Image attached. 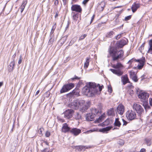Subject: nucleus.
I'll use <instances>...</instances> for the list:
<instances>
[{"label": "nucleus", "mask_w": 152, "mask_h": 152, "mask_svg": "<svg viewBox=\"0 0 152 152\" xmlns=\"http://www.w3.org/2000/svg\"><path fill=\"white\" fill-rule=\"evenodd\" d=\"M121 81L123 84L125 85L127 83H130L129 79L127 75H125L121 77Z\"/></svg>", "instance_id": "6ab92c4d"}, {"label": "nucleus", "mask_w": 152, "mask_h": 152, "mask_svg": "<svg viewBox=\"0 0 152 152\" xmlns=\"http://www.w3.org/2000/svg\"><path fill=\"white\" fill-rule=\"evenodd\" d=\"M74 111L72 109H68L66 110L62 114L64 115V117L66 118L69 119L72 117Z\"/></svg>", "instance_id": "1a4fd4ad"}, {"label": "nucleus", "mask_w": 152, "mask_h": 152, "mask_svg": "<svg viewBox=\"0 0 152 152\" xmlns=\"http://www.w3.org/2000/svg\"><path fill=\"white\" fill-rule=\"evenodd\" d=\"M93 88L94 91H95V90H96V92L95 93V94H96L97 92H98V90H99V91H101L102 89V86H100L99 84L98 85H96V84L94 83H93Z\"/></svg>", "instance_id": "ddd939ff"}, {"label": "nucleus", "mask_w": 152, "mask_h": 152, "mask_svg": "<svg viewBox=\"0 0 152 152\" xmlns=\"http://www.w3.org/2000/svg\"><path fill=\"white\" fill-rule=\"evenodd\" d=\"M132 79L135 82H137L138 81V79L137 78L136 75L135 76L132 77Z\"/></svg>", "instance_id": "4c0bfd02"}, {"label": "nucleus", "mask_w": 152, "mask_h": 152, "mask_svg": "<svg viewBox=\"0 0 152 152\" xmlns=\"http://www.w3.org/2000/svg\"><path fill=\"white\" fill-rule=\"evenodd\" d=\"M104 114H103L101 115L100 116L98 119H96V120L95 121L96 123H99L101 122L102 121V120L103 119L104 117Z\"/></svg>", "instance_id": "393cba45"}, {"label": "nucleus", "mask_w": 152, "mask_h": 152, "mask_svg": "<svg viewBox=\"0 0 152 152\" xmlns=\"http://www.w3.org/2000/svg\"><path fill=\"white\" fill-rule=\"evenodd\" d=\"M73 15V19L74 22H77L78 23L81 20L80 16H79V14L77 13L73 12L72 13Z\"/></svg>", "instance_id": "dca6fc26"}, {"label": "nucleus", "mask_w": 152, "mask_h": 152, "mask_svg": "<svg viewBox=\"0 0 152 152\" xmlns=\"http://www.w3.org/2000/svg\"><path fill=\"white\" fill-rule=\"evenodd\" d=\"M74 86V84L73 83L65 84L63 85L60 90V93H63L67 92L72 88Z\"/></svg>", "instance_id": "423d86ee"}, {"label": "nucleus", "mask_w": 152, "mask_h": 152, "mask_svg": "<svg viewBox=\"0 0 152 152\" xmlns=\"http://www.w3.org/2000/svg\"><path fill=\"white\" fill-rule=\"evenodd\" d=\"M22 56L21 55L20 56V59L18 61V64H20L22 62Z\"/></svg>", "instance_id": "c03bdc74"}, {"label": "nucleus", "mask_w": 152, "mask_h": 152, "mask_svg": "<svg viewBox=\"0 0 152 152\" xmlns=\"http://www.w3.org/2000/svg\"><path fill=\"white\" fill-rule=\"evenodd\" d=\"M140 5L138 3L135 2L134 3L131 7L132 11L133 12H134L140 7Z\"/></svg>", "instance_id": "a211bd4d"}, {"label": "nucleus", "mask_w": 152, "mask_h": 152, "mask_svg": "<svg viewBox=\"0 0 152 152\" xmlns=\"http://www.w3.org/2000/svg\"><path fill=\"white\" fill-rule=\"evenodd\" d=\"M91 113L93 114H94L95 116L96 115L99 113L98 110L96 109V108H93L92 109Z\"/></svg>", "instance_id": "a878e982"}, {"label": "nucleus", "mask_w": 152, "mask_h": 152, "mask_svg": "<svg viewBox=\"0 0 152 152\" xmlns=\"http://www.w3.org/2000/svg\"><path fill=\"white\" fill-rule=\"evenodd\" d=\"M77 92H76V91L75 90H73L72 92H71L69 93L68 94H67V95L68 96H69L70 97H72L73 95H77L78 94Z\"/></svg>", "instance_id": "c756f323"}, {"label": "nucleus", "mask_w": 152, "mask_h": 152, "mask_svg": "<svg viewBox=\"0 0 152 152\" xmlns=\"http://www.w3.org/2000/svg\"><path fill=\"white\" fill-rule=\"evenodd\" d=\"M53 42V40L51 38L49 39L48 43L49 45L51 44Z\"/></svg>", "instance_id": "603ef678"}, {"label": "nucleus", "mask_w": 152, "mask_h": 152, "mask_svg": "<svg viewBox=\"0 0 152 152\" xmlns=\"http://www.w3.org/2000/svg\"><path fill=\"white\" fill-rule=\"evenodd\" d=\"M56 6L58 4V0H56L54 2Z\"/></svg>", "instance_id": "bf43d9fd"}, {"label": "nucleus", "mask_w": 152, "mask_h": 152, "mask_svg": "<svg viewBox=\"0 0 152 152\" xmlns=\"http://www.w3.org/2000/svg\"><path fill=\"white\" fill-rule=\"evenodd\" d=\"M71 129L68 126V125L66 123L63 124L61 129L62 132L66 133L69 132H70Z\"/></svg>", "instance_id": "2eb2a0df"}, {"label": "nucleus", "mask_w": 152, "mask_h": 152, "mask_svg": "<svg viewBox=\"0 0 152 152\" xmlns=\"http://www.w3.org/2000/svg\"><path fill=\"white\" fill-rule=\"evenodd\" d=\"M128 42V41L127 39H122L118 42L117 43V46L120 48H122L124 45L127 44Z\"/></svg>", "instance_id": "9b49d317"}, {"label": "nucleus", "mask_w": 152, "mask_h": 152, "mask_svg": "<svg viewBox=\"0 0 152 152\" xmlns=\"http://www.w3.org/2000/svg\"><path fill=\"white\" fill-rule=\"evenodd\" d=\"M92 82H89L83 88L82 92L83 94L88 97H92L95 95L96 90L94 91Z\"/></svg>", "instance_id": "7ed1b4c3"}, {"label": "nucleus", "mask_w": 152, "mask_h": 152, "mask_svg": "<svg viewBox=\"0 0 152 152\" xmlns=\"http://www.w3.org/2000/svg\"><path fill=\"white\" fill-rule=\"evenodd\" d=\"M144 143L145 144L147 145V146H150L152 143L151 138V137H147L145 138L144 140Z\"/></svg>", "instance_id": "aec40b11"}, {"label": "nucleus", "mask_w": 152, "mask_h": 152, "mask_svg": "<svg viewBox=\"0 0 152 152\" xmlns=\"http://www.w3.org/2000/svg\"><path fill=\"white\" fill-rule=\"evenodd\" d=\"M127 87L129 88H131L132 87H133V86L132 85V83H130V84H129V85H128Z\"/></svg>", "instance_id": "6e6d98bb"}, {"label": "nucleus", "mask_w": 152, "mask_h": 152, "mask_svg": "<svg viewBox=\"0 0 152 152\" xmlns=\"http://www.w3.org/2000/svg\"><path fill=\"white\" fill-rule=\"evenodd\" d=\"M41 145L42 146L43 145H48V143L46 141H44L41 143Z\"/></svg>", "instance_id": "09e8293b"}, {"label": "nucleus", "mask_w": 152, "mask_h": 152, "mask_svg": "<svg viewBox=\"0 0 152 152\" xmlns=\"http://www.w3.org/2000/svg\"><path fill=\"white\" fill-rule=\"evenodd\" d=\"M94 15L92 17V18H91V23L92 22V21L93 20H94Z\"/></svg>", "instance_id": "0e129e2a"}, {"label": "nucleus", "mask_w": 152, "mask_h": 152, "mask_svg": "<svg viewBox=\"0 0 152 152\" xmlns=\"http://www.w3.org/2000/svg\"><path fill=\"white\" fill-rule=\"evenodd\" d=\"M114 34V32L113 31L107 33L106 34V37L108 38H112L113 34Z\"/></svg>", "instance_id": "c85d7f7f"}, {"label": "nucleus", "mask_w": 152, "mask_h": 152, "mask_svg": "<svg viewBox=\"0 0 152 152\" xmlns=\"http://www.w3.org/2000/svg\"><path fill=\"white\" fill-rule=\"evenodd\" d=\"M44 129L43 128H40L38 132L39 134H41L42 133V132L43 131Z\"/></svg>", "instance_id": "49530a36"}, {"label": "nucleus", "mask_w": 152, "mask_h": 152, "mask_svg": "<svg viewBox=\"0 0 152 152\" xmlns=\"http://www.w3.org/2000/svg\"><path fill=\"white\" fill-rule=\"evenodd\" d=\"M122 120L123 122V125H126L127 124V122L125 121L124 119H122Z\"/></svg>", "instance_id": "864d4df0"}, {"label": "nucleus", "mask_w": 152, "mask_h": 152, "mask_svg": "<svg viewBox=\"0 0 152 152\" xmlns=\"http://www.w3.org/2000/svg\"><path fill=\"white\" fill-rule=\"evenodd\" d=\"M75 148L76 149H79L80 150H82L83 149H85L86 148H88L87 147H86L85 146L82 145L76 146H75Z\"/></svg>", "instance_id": "7c9ffc66"}, {"label": "nucleus", "mask_w": 152, "mask_h": 152, "mask_svg": "<svg viewBox=\"0 0 152 152\" xmlns=\"http://www.w3.org/2000/svg\"><path fill=\"white\" fill-rule=\"evenodd\" d=\"M108 91L109 92L111 93L112 91V88L111 86H108Z\"/></svg>", "instance_id": "5fc2aeb1"}, {"label": "nucleus", "mask_w": 152, "mask_h": 152, "mask_svg": "<svg viewBox=\"0 0 152 152\" xmlns=\"http://www.w3.org/2000/svg\"><path fill=\"white\" fill-rule=\"evenodd\" d=\"M122 34H121L118 35L117 36H115V38L117 39H120L122 36Z\"/></svg>", "instance_id": "37998d69"}, {"label": "nucleus", "mask_w": 152, "mask_h": 152, "mask_svg": "<svg viewBox=\"0 0 152 152\" xmlns=\"http://www.w3.org/2000/svg\"><path fill=\"white\" fill-rule=\"evenodd\" d=\"M19 10H20V12L21 13H22L23 12V11L24 10L23 9L20 8V7Z\"/></svg>", "instance_id": "e2e57ef3"}, {"label": "nucleus", "mask_w": 152, "mask_h": 152, "mask_svg": "<svg viewBox=\"0 0 152 152\" xmlns=\"http://www.w3.org/2000/svg\"><path fill=\"white\" fill-rule=\"evenodd\" d=\"M62 1L63 2L64 5H65L66 3V0H62Z\"/></svg>", "instance_id": "680f3d73"}, {"label": "nucleus", "mask_w": 152, "mask_h": 152, "mask_svg": "<svg viewBox=\"0 0 152 152\" xmlns=\"http://www.w3.org/2000/svg\"><path fill=\"white\" fill-rule=\"evenodd\" d=\"M118 143L121 145H124V142L123 140L119 139L118 141Z\"/></svg>", "instance_id": "72a5a7b5"}, {"label": "nucleus", "mask_w": 152, "mask_h": 152, "mask_svg": "<svg viewBox=\"0 0 152 152\" xmlns=\"http://www.w3.org/2000/svg\"><path fill=\"white\" fill-rule=\"evenodd\" d=\"M95 117L94 114L91 113L87 114L86 115V119L87 121H92L94 120V118Z\"/></svg>", "instance_id": "f3484780"}, {"label": "nucleus", "mask_w": 152, "mask_h": 152, "mask_svg": "<svg viewBox=\"0 0 152 152\" xmlns=\"http://www.w3.org/2000/svg\"><path fill=\"white\" fill-rule=\"evenodd\" d=\"M109 55L107 56V57L109 58L111 56L113 61H117L119 58L123 57L124 55V51L122 50H120L119 51L117 52L116 50L113 47H110L108 50Z\"/></svg>", "instance_id": "f03ea898"}, {"label": "nucleus", "mask_w": 152, "mask_h": 152, "mask_svg": "<svg viewBox=\"0 0 152 152\" xmlns=\"http://www.w3.org/2000/svg\"><path fill=\"white\" fill-rule=\"evenodd\" d=\"M90 57H88L86 58V61L84 64V67L86 69L88 67L90 62Z\"/></svg>", "instance_id": "4be33fe9"}, {"label": "nucleus", "mask_w": 152, "mask_h": 152, "mask_svg": "<svg viewBox=\"0 0 152 152\" xmlns=\"http://www.w3.org/2000/svg\"><path fill=\"white\" fill-rule=\"evenodd\" d=\"M69 106L75 110L79 108L83 111L86 110L88 107L87 104L85 103L84 100L78 99L74 100L72 102L69 104Z\"/></svg>", "instance_id": "f257e3e1"}, {"label": "nucleus", "mask_w": 152, "mask_h": 152, "mask_svg": "<svg viewBox=\"0 0 152 152\" xmlns=\"http://www.w3.org/2000/svg\"><path fill=\"white\" fill-rule=\"evenodd\" d=\"M112 67L115 69H110V70L113 73L117 75L118 76L121 75L123 72L119 69L123 67V65L120 62H118L116 64H113L112 65Z\"/></svg>", "instance_id": "20e7f679"}, {"label": "nucleus", "mask_w": 152, "mask_h": 152, "mask_svg": "<svg viewBox=\"0 0 152 152\" xmlns=\"http://www.w3.org/2000/svg\"><path fill=\"white\" fill-rule=\"evenodd\" d=\"M26 3H23L21 5L20 7V8L24 9V8L26 6Z\"/></svg>", "instance_id": "79ce46f5"}, {"label": "nucleus", "mask_w": 152, "mask_h": 152, "mask_svg": "<svg viewBox=\"0 0 152 152\" xmlns=\"http://www.w3.org/2000/svg\"><path fill=\"white\" fill-rule=\"evenodd\" d=\"M15 66V59H13V61L11 62L9 65V66L11 67V68H10V69L12 70H13Z\"/></svg>", "instance_id": "cd10ccee"}, {"label": "nucleus", "mask_w": 152, "mask_h": 152, "mask_svg": "<svg viewBox=\"0 0 152 152\" xmlns=\"http://www.w3.org/2000/svg\"><path fill=\"white\" fill-rule=\"evenodd\" d=\"M126 116L128 120L132 121L136 119L137 115L134 111L129 110L126 112Z\"/></svg>", "instance_id": "39448f33"}, {"label": "nucleus", "mask_w": 152, "mask_h": 152, "mask_svg": "<svg viewBox=\"0 0 152 152\" xmlns=\"http://www.w3.org/2000/svg\"><path fill=\"white\" fill-rule=\"evenodd\" d=\"M149 96V94L146 92H140L138 95V97L140 99L141 102L146 103V101H148V98Z\"/></svg>", "instance_id": "0eeeda50"}, {"label": "nucleus", "mask_w": 152, "mask_h": 152, "mask_svg": "<svg viewBox=\"0 0 152 152\" xmlns=\"http://www.w3.org/2000/svg\"><path fill=\"white\" fill-rule=\"evenodd\" d=\"M133 108L139 115L142 114L144 111V110L142 107L139 104L136 103L134 104L133 105Z\"/></svg>", "instance_id": "6e6552de"}, {"label": "nucleus", "mask_w": 152, "mask_h": 152, "mask_svg": "<svg viewBox=\"0 0 152 152\" xmlns=\"http://www.w3.org/2000/svg\"><path fill=\"white\" fill-rule=\"evenodd\" d=\"M112 128V127L111 126L99 129V131L100 132H102L103 133H107V132L109 131Z\"/></svg>", "instance_id": "412c9836"}, {"label": "nucleus", "mask_w": 152, "mask_h": 152, "mask_svg": "<svg viewBox=\"0 0 152 152\" xmlns=\"http://www.w3.org/2000/svg\"><path fill=\"white\" fill-rule=\"evenodd\" d=\"M86 34H84L83 35L81 36L79 38V40H81L83 39L86 37Z\"/></svg>", "instance_id": "ea45409f"}, {"label": "nucleus", "mask_w": 152, "mask_h": 152, "mask_svg": "<svg viewBox=\"0 0 152 152\" xmlns=\"http://www.w3.org/2000/svg\"><path fill=\"white\" fill-rule=\"evenodd\" d=\"M42 152H49V149L48 148H46L42 151Z\"/></svg>", "instance_id": "8fccbe9b"}, {"label": "nucleus", "mask_w": 152, "mask_h": 152, "mask_svg": "<svg viewBox=\"0 0 152 152\" xmlns=\"http://www.w3.org/2000/svg\"><path fill=\"white\" fill-rule=\"evenodd\" d=\"M143 105L144 106L145 108L146 109H149L150 108V106L148 105V104H147V101H146V104H145V102H144Z\"/></svg>", "instance_id": "e433bc0d"}, {"label": "nucleus", "mask_w": 152, "mask_h": 152, "mask_svg": "<svg viewBox=\"0 0 152 152\" xmlns=\"http://www.w3.org/2000/svg\"><path fill=\"white\" fill-rule=\"evenodd\" d=\"M71 10L73 11L78 12H81L82 11V9L80 5H74L72 6Z\"/></svg>", "instance_id": "4468645a"}, {"label": "nucleus", "mask_w": 152, "mask_h": 152, "mask_svg": "<svg viewBox=\"0 0 152 152\" xmlns=\"http://www.w3.org/2000/svg\"><path fill=\"white\" fill-rule=\"evenodd\" d=\"M80 78H81L80 77H79L77 76H75L74 77L71 78V79L72 80H75V79L79 80L80 79Z\"/></svg>", "instance_id": "58836bf2"}, {"label": "nucleus", "mask_w": 152, "mask_h": 152, "mask_svg": "<svg viewBox=\"0 0 152 152\" xmlns=\"http://www.w3.org/2000/svg\"><path fill=\"white\" fill-rule=\"evenodd\" d=\"M56 23H55L54 25V26H53L52 27V28L51 31L50 32L51 34H53L54 31L56 28Z\"/></svg>", "instance_id": "c9c22d12"}, {"label": "nucleus", "mask_w": 152, "mask_h": 152, "mask_svg": "<svg viewBox=\"0 0 152 152\" xmlns=\"http://www.w3.org/2000/svg\"><path fill=\"white\" fill-rule=\"evenodd\" d=\"M114 124L115 126L118 127H120V126L121 124L120 122L119 121V118H118L115 119Z\"/></svg>", "instance_id": "bb28decb"}, {"label": "nucleus", "mask_w": 152, "mask_h": 152, "mask_svg": "<svg viewBox=\"0 0 152 152\" xmlns=\"http://www.w3.org/2000/svg\"><path fill=\"white\" fill-rule=\"evenodd\" d=\"M143 65H141L140 64H139L138 65L137 67L139 69H141L143 67Z\"/></svg>", "instance_id": "3c124183"}, {"label": "nucleus", "mask_w": 152, "mask_h": 152, "mask_svg": "<svg viewBox=\"0 0 152 152\" xmlns=\"http://www.w3.org/2000/svg\"><path fill=\"white\" fill-rule=\"evenodd\" d=\"M3 82H0V87H1L3 84Z\"/></svg>", "instance_id": "338daca9"}, {"label": "nucleus", "mask_w": 152, "mask_h": 152, "mask_svg": "<svg viewBox=\"0 0 152 152\" xmlns=\"http://www.w3.org/2000/svg\"><path fill=\"white\" fill-rule=\"evenodd\" d=\"M129 75L130 78H132V77L135 76L136 75L135 72L131 71L129 72Z\"/></svg>", "instance_id": "2f4dec72"}, {"label": "nucleus", "mask_w": 152, "mask_h": 152, "mask_svg": "<svg viewBox=\"0 0 152 152\" xmlns=\"http://www.w3.org/2000/svg\"><path fill=\"white\" fill-rule=\"evenodd\" d=\"M149 45L150 48L148 50V53L152 54V39L149 40Z\"/></svg>", "instance_id": "5701e85b"}, {"label": "nucleus", "mask_w": 152, "mask_h": 152, "mask_svg": "<svg viewBox=\"0 0 152 152\" xmlns=\"http://www.w3.org/2000/svg\"><path fill=\"white\" fill-rule=\"evenodd\" d=\"M107 113L108 115H115L114 109L112 108L108 110L107 111Z\"/></svg>", "instance_id": "b1692460"}, {"label": "nucleus", "mask_w": 152, "mask_h": 152, "mask_svg": "<svg viewBox=\"0 0 152 152\" xmlns=\"http://www.w3.org/2000/svg\"><path fill=\"white\" fill-rule=\"evenodd\" d=\"M89 0H84L83 2V4H86Z\"/></svg>", "instance_id": "4d7b16f0"}, {"label": "nucleus", "mask_w": 152, "mask_h": 152, "mask_svg": "<svg viewBox=\"0 0 152 152\" xmlns=\"http://www.w3.org/2000/svg\"><path fill=\"white\" fill-rule=\"evenodd\" d=\"M75 118L76 119L78 120L81 118V115L78 113H77L75 115Z\"/></svg>", "instance_id": "473e14b6"}, {"label": "nucleus", "mask_w": 152, "mask_h": 152, "mask_svg": "<svg viewBox=\"0 0 152 152\" xmlns=\"http://www.w3.org/2000/svg\"><path fill=\"white\" fill-rule=\"evenodd\" d=\"M76 39L75 38L73 39L69 42V46H71L76 41Z\"/></svg>", "instance_id": "f704fd0d"}, {"label": "nucleus", "mask_w": 152, "mask_h": 152, "mask_svg": "<svg viewBox=\"0 0 152 152\" xmlns=\"http://www.w3.org/2000/svg\"><path fill=\"white\" fill-rule=\"evenodd\" d=\"M117 113L120 115H122L124 111V106L122 104L119 105L117 108Z\"/></svg>", "instance_id": "9d476101"}, {"label": "nucleus", "mask_w": 152, "mask_h": 152, "mask_svg": "<svg viewBox=\"0 0 152 152\" xmlns=\"http://www.w3.org/2000/svg\"><path fill=\"white\" fill-rule=\"evenodd\" d=\"M138 61L139 62L140 64L144 65V61L143 60H138Z\"/></svg>", "instance_id": "a19ab883"}, {"label": "nucleus", "mask_w": 152, "mask_h": 152, "mask_svg": "<svg viewBox=\"0 0 152 152\" xmlns=\"http://www.w3.org/2000/svg\"><path fill=\"white\" fill-rule=\"evenodd\" d=\"M39 90H38V91H37L36 92V95L38 94L39 93Z\"/></svg>", "instance_id": "774afa93"}, {"label": "nucleus", "mask_w": 152, "mask_h": 152, "mask_svg": "<svg viewBox=\"0 0 152 152\" xmlns=\"http://www.w3.org/2000/svg\"><path fill=\"white\" fill-rule=\"evenodd\" d=\"M98 129H94V130H91V132H93L94 131H98Z\"/></svg>", "instance_id": "052dcab7"}, {"label": "nucleus", "mask_w": 152, "mask_h": 152, "mask_svg": "<svg viewBox=\"0 0 152 152\" xmlns=\"http://www.w3.org/2000/svg\"><path fill=\"white\" fill-rule=\"evenodd\" d=\"M70 132L74 136H77L81 133V130L77 128H73L71 129Z\"/></svg>", "instance_id": "f8f14e48"}, {"label": "nucleus", "mask_w": 152, "mask_h": 152, "mask_svg": "<svg viewBox=\"0 0 152 152\" xmlns=\"http://www.w3.org/2000/svg\"><path fill=\"white\" fill-rule=\"evenodd\" d=\"M149 103L150 105L152 106V98L149 99Z\"/></svg>", "instance_id": "13d9d810"}, {"label": "nucleus", "mask_w": 152, "mask_h": 152, "mask_svg": "<svg viewBox=\"0 0 152 152\" xmlns=\"http://www.w3.org/2000/svg\"><path fill=\"white\" fill-rule=\"evenodd\" d=\"M58 13H56L55 16V18H56L58 16Z\"/></svg>", "instance_id": "69168bd1"}, {"label": "nucleus", "mask_w": 152, "mask_h": 152, "mask_svg": "<svg viewBox=\"0 0 152 152\" xmlns=\"http://www.w3.org/2000/svg\"><path fill=\"white\" fill-rule=\"evenodd\" d=\"M131 15H129L126 17L125 18L124 20L125 21H127L128 20H129L131 18Z\"/></svg>", "instance_id": "a18cd8bd"}, {"label": "nucleus", "mask_w": 152, "mask_h": 152, "mask_svg": "<svg viewBox=\"0 0 152 152\" xmlns=\"http://www.w3.org/2000/svg\"><path fill=\"white\" fill-rule=\"evenodd\" d=\"M50 135V133L49 131H47L45 133V136L46 137H49Z\"/></svg>", "instance_id": "de8ad7c7"}]
</instances>
